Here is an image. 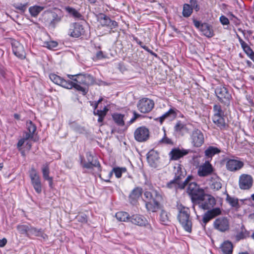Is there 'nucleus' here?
<instances>
[{"instance_id":"obj_54","label":"nucleus","mask_w":254,"mask_h":254,"mask_svg":"<svg viewBox=\"0 0 254 254\" xmlns=\"http://www.w3.org/2000/svg\"><path fill=\"white\" fill-rule=\"evenodd\" d=\"M35 190L37 193H40L42 192V185L41 183L39 182L38 183H36L35 184L32 185Z\"/></svg>"},{"instance_id":"obj_64","label":"nucleus","mask_w":254,"mask_h":254,"mask_svg":"<svg viewBox=\"0 0 254 254\" xmlns=\"http://www.w3.org/2000/svg\"><path fill=\"white\" fill-rule=\"evenodd\" d=\"M14 118L16 120H20V116L19 114H14Z\"/></svg>"},{"instance_id":"obj_37","label":"nucleus","mask_w":254,"mask_h":254,"mask_svg":"<svg viewBox=\"0 0 254 254\" xmlns=\"http://www.w3.org/2000/svg\"><path fill=\"white\" fill-rule=\"evenodd\" d=\"M159 203L153 200H150L146 203V207L148 211H151L153 212L157 211L159 208Z\"/></svg>"},{"instance_id":"obj_20","label":"nucleus","mask_w":254,"mask_h":254,"mask_svg":"<svg viewBox=\"0 0 254 254\" xmlns=\"http://www.w3.org/2000/svg\"><path fill=\"white\" fill-rule=\"evenodd\" d=\"M213 168L208 161H206L200 165L197 170V174L199 177H206L212 173Z\"/></svg>"},{"instance_id":"obj_18","label":"nucleus","mask_w":254,"mask_h":254,"mask_svg":"<svg viewBox=\"0 0 254 254\" xmlns=\"http://www.w3.org/2000/svg\"><path fill=\"white\" fill-rule=\"evenodd\" d=\"M44 14L47 16L46 21L49 23V26L53 28H55L62 20V16L53 11H45Z\"/></svg>"},{"instance_id":"obj_52","label":"nucleus","mask_w":254,"mask_h":254,"mask_svg":"<svg viewBox=\"0 0 254 254\" xmlns=\"http://www.w3.org/2000/svg\"><path fill=\"white\" fill-rule=\"evenodd\" d=\"M160 143L166 144H173V141L172 140L166 136L165 130H164V135L163 137L160 140Z\"/></svg>"},{"instance_id":"obj_21","label":"nucleus","mask_w":254,"mask_h":254,"mask_svg":"<svg viewBox=\"0 0 254 254\" xmlns=\"http://www.w3.org/2000/svg\"><path fill=\"white\" fill-rule=\"evenodd\" d=\"M178 112H179V111L177 109L174 108H171L163 115L160 117L155 118L154 120L156 121L159 122L160 123L162 124L166 119H168L170 121L175 119L177 116Z\"/></svg>"},{"instance_id":"obj_14","label":"nucleus","mask_w":254,"mask_h":254,"mask_svg":"<svg viewBox=\"0 0 254 254\" xmlns=\"http://www.w3.org/2000/svg\"><path fill=\"white\" fill-rule=\"evenodd\" d=\"M85 33L84 27L78 22L71 23L68 32V35L73 38H78L84 35Z\"/></svg>"},{"instance_id":"obj_31","label":"nucleus","mask_w":254,"mask_h":254,"mask_svg":"<svg viewBox=\"0 0 254 254\" xmlns=\"http://www.w3.org/2000/svg\"><path fill=\"white\" fill-rule=\"evenodd\" d=\"M12 51L14 54L18 58L23 59L25 58L23 47L20 44H18L17 46H12Z\"/></svg>"},{"instance_id":"obj_12","label":"nucleus","mask_w":254,"mask_h":254,"mask_svg":"<svg viewBox=\"0 0 254 254\" xmlns=\"http://www.w3.org/2000/svg\"><path fill=\"white\" fill-rule=\"evenodd\" d=\"M154 106L153 100L147 98H143L139 100L137 107L138 110L142 113H147L150 112Z\"/></svg>"},{"instance_id":"obj_17","label":"nucleus","mask_w":254,"mask_h":254,"mask_svg":"<svg viewBox=\"0 0 254 254\" xmlns=\"http://www.w3.org/2000/svg\"><path fill=\"white\" fill-rule=\"evenodd\" d=\"M49 77L51 81L54 83L60 85L65 88L72 89L73 88V84L70 82V80L68 78L66 80L60 76L55 74L51 73L49 75Z\"/></svg>"},{"instance_id":"obj_3","label":"nucleus","mask_w":254,"mask_h":254,"mask_svg":"<svg viewBox=\"0 0 254 254\" xmlns=\"http://www.w3.org/2000/svg\"><path fill=\"white\" fill-rule=\"evenodd\" d=\"M37 129L36 126L31 121L26 123V129L23 133V137L21 138L17 143V148L20 150L22 146L26 142L27 148L30 150L31 147V144L28 141L29 139L33 137L35 132Z\"/></svg>"},{"instance_id":"obj_30","label":"nucleus","mask_w":254,"mask_h":254,"mask_svg":"<svg viewBox=\"0 0 254 254\" xmlns=\"http://www.w3.org/2000/svg\"><path fill=\"white\" fill-rule=\"evenodd\" d=\"M211 183L210 188L214 190H218L222 187L220 178L215 174L212 175L210 178Z\"/></svg>"},{"instance_id":"obj_60","label":"nucleus","mask_w":254,"mask_h":254,"mask_svg":"<svg viewBox=\"0 0 254 254\" xmlns=\"http://www.w3.org/2000/svg\"><path fill=\"white\" fill-rule=\"evenodd\" d=\"M140 116V115L136 113L135 112H133V117L130 120L129 123L132 124L133 123L136 119L138 118Z\"/></svg>"},{"instance_id":"obj_23","label":"nucleus","mask_w":254,"mask_h":254,"mask_svg":"<svg viewBox=\"0 0 254 254\" xmlns=\"http://www.w3.org/2000/svg\"><path fill=\"white\" fill-rule=\"evenodd\" d=\"M189 151L186 149H180L179 148H175L172 149L169 153L171 160H177L188 154Z\"/></svg>"},{"instance_id":"obj_47","label":"nucleus","mask_w":254,"mask_h":254,"mask_svg":"<svg viewBox=\"0 0 254 254\" xmlns=\"http://www.w3.org/2000/svg\"><path fill=\"white\" fill-rule=\"evenodd\" d=\"M192 12V8L189 4L185 3L183 6V15L185 17H189Z\"/></svg>"},{"instance_id":"obj_16","label":"nucleus","mask_w":254,"mask_h":254,"mask_svg":"<svg viewBox=\"0 0 254 254\" xmlns=\"http://www.w3.org/2000/svg\"><path fill=\"white\" fill-rule=\"evenodd\" d=\"M97 20L100 24L104 27H107L113 29L118 27V22L112 20L110 18L103 13H100L98 15Z\"/></svg>"},{"instance_id":"obj_32","label":"nucleus","mask_w":254,"mask_h":254,"mask_svg":"<svg viewBox=\"0 0 254 254\" xmlns=\"http://www.w3.org/2000/svg\"><path fill=\"white\" fill-rule=\"evenodd\" d=\"M224 254H232L233 252V245L229 241H224L220 248Z\"/></svg>"},{"instance_id":"obj_33","label":"nucleus","mask_w":254,"mask_h":254,"mask_svg":"<svg viewBox=\"0 0 254 254\" xmlns=\"http://www.w3.org/2000/svg\"><path fill=\"white\" fill-rule=\"evenodd\" d=\"M224 117V116L212 117L213 122L220 129H224L227 127V124Z\"/></svg>"},{"instance_id":"obj_36","label":"nucleus","mask_w":254,"mask_h":254,"mask_svg":"<svg viewBox=\"0 0 254 254\" xmlns=\"http://www.w3.org/2000/svg\"><path fill=\"white\" fill-rule=\"evenodd\" d=\"M108 111V108L107 107H104L103 110H97L96 111H94L93 113L95 115L98 116V122L99 123H102Z\"/></svg>"},{"instance_id":"obj_43","label":"nucleus","mask_w":254,"mask_h":254,"mask_svg":"<svg viewBox=\"0 0 254 254\" xmlns=\"http://www.w3.org/2000/svg\"><path fill=\"white\" fill-rule=\"evenodd\" d=\"M17 230L21 234H23L29 237V232L30 229V226L27 225H18L16 227Z\"/></svg>"},{"instance_id":"obj_4","label":"nucleus","mask_w":254,"mask_h":254,"mask_svg":"<svg viewBox=\"0 0 254 254\" xmlns=\"http://www.w3.org/2000/svg\"><path fill=\"white\" fill-rule=\"evenodd\" d=\"M180 167H179L177 170V173H175L174 179L167 183V187L168 188L183 189L189 184L190 180L192 179L191 176H189L184 181H183L182 180L184 179V176L182 173H180Z\"/></svg>"},{"instance_id":"obj_51","label":"nucleus","mask_w":254,"mask_h":254,"mask_svg":"<svg viewBox=\"0 0 254 254\" xmlns=\"http://www.w3.org/2000/svg\"><path fill=\"white\" fill-rule=\"evenodd\" d=\"M44 46L49 49H53L58 46V43L55 41H50L44 43Z\"/></svg>"},{"instance_id":"obj_11","label":"nucleus","mask_w":254,"mask_h":254,"mask_svg":"<svg viewBox=\"0 0 254 254\" xmlns=\"http://www.w3.org/2000/svg\"><path fill=\"white\" fill-rule=\"evenodd\" d=\"M190 137L191 143L194 147H200L204 143V135L202 131L197 128L192 131Z\"/></svg>"},{"instance_id":"obj_39","label":"nucleus","mask_w":254,"mask_h":254,"mask_svg":"<svg viewBox=\"0 0 254 254\" xmlns=\"http://www.w3.org/2000/svg\"><path fill=\"white\" fill-rule=\"evenodd\" d=\"M65 10L68 14L74 18L78 19H81L82 15L75 8L70 6H66L65 7Z\"/></svg>"},{"instance_id":"obj_1","label":"nucleus","mask_w":254,"mask_h":254,"mask_svg":"<svg viewBox=\"0 0 254 254\" xmlns=\"http://www.w3.org/2000/svg\"><path fill=\"white\" fill-rule=\"evenodd\" d=\"M67 77L73 84V88L85 94L87 91L85 87L92 85L95 82L93 76L89 74H67Z\"/></svg>"},{"instance_id":"obj_42","label":"nucleus","mask_w":254,"mask_h":254,"mask_svg":"<svg viewBox=\"0 0 254 254\" xmlns=\"http://www.w3.org/2000/svg\"><path fill=\"white\" fill-rule=\"evenodd\" d=\"M250 233L244 227H241V230L236 235V238L237 241L245 239L249 236Z\"/></svg>"},{"instance_id":"obj_55","label":"nucleus","mask_w":254,"mask_h":254,"mask_svg":"<svg viewBox=\"0 0 254 254\" xmlns=\"http://www.w3.org/2000/svg\"><path fill=\"white\" fill-rule=\"evenodd\" d=\"M219 20L221 24L223 25H226L229 24V19L224 15H221L219 18Z\"/></svg>"},{"instance_id":"obj_28","label":"nucleus","mask_w":254,"mask_h":254,"mask_svg":"<svg viewBox=\"0 0 254 254\" xmlns=\"http://www.w3.org/2000/svg\"><path fill=\"white\" fill-rule=\"evenodd\" d=\"M127 171V169L125 167H115L111 171L108 172V179H104L105 182H110V179L114 173L117 178H120L122 177V174Z\"/></svg>"},{"instance_id":"obj_9","label":"nucleus","mask_w":254,"mask_h":254,"mask_svg":"<svg viewBox=\"0 0 254 254\" xmlns=\"http://www.w3.org/2000/svg\"><path fill=\"white\" fill-rule=\"evenodd\" d=\"M213 227L219 232L224 233L230 229V221L228 217L221 216L217 218L213 222Z\"/></svg>"},{"instance_id":"obj_57","label":"nucleus","mask_w":254,"mask_h":254,"mask_svg":"<svg viewBox=\"0 0 254 254\" xmlns=\"http://www.w3.org/2000/svg\"><path fill=\"white\" fill-rule=\"evenodd\" d=\"M190 3L196 11H198L199 10V6L196 0H190Z\"/></svg>"},{"instance_id":"obj_29","label":"nucleus","mask_w":254,"mask_h":254,"mask_svg":"<svg viewBox=\"0 0 254 254\" xmlns=\"http://www.w3.org/2000/svg\"><path fill=\"white\" fill-rule=\"evenodd\" d=\"M200 31L207 37L211 38L214 36L212 27L207 23H202L200 28Z\"/></svg>"},{"instance_id":"obj_45","label":"nucleus","mask_w":254,"mask_h":254,"mask_svg":"<svg viewBox=\"0 0 254 254\" xmlns=\"http://www.w3.org/2000/svg\"><path fill=\"white\" fill-rule=\"evenodd\" d=\"M213 111L214 113L213 117L224 116V112L219 104H215L213 106Z\"/></svg>"},{"instance_id":"obj_5","label":"nucleus","mask_w":254,"mask_h":254,"mask_svg":"<svg viewBox=\"0 0 254 254\" xmlns=\"http://www.w3.org/2000/svg\"><path fill=\"white\" fill-rule=\"evenodd\" d=\"M187 192L190 196L193 205L196 201L201 200L204 196V190L200 188L199 186L194 182L189 184L187 189Z\"/></svg>"},{"instance_id":"obj_40","label":"nucleus","mask_w":254,"mask_h":254,"mask_svg":"<svg viewBox=\"0 0 254 254\" xmlns=\"http://www.w3.org/2000/svg\"><path fill=\"white\" fill-rule=\"evenodd\" d=\"M30 178L31 179L32 185L36 183L41 182L40 177L34 168H32L30 173Z\"/></svg>"},{"instance_id":"obj_2","label":"nucleus","mask_w":254,"mask_h":254,"mask_svg":"<svg viewBox=\"0 0 254 254\" xmlns=\"http://www.w3.org/2000/svg\"><path fill=\"white\" fill-rule=\"evenodd\" d=\"M177 209L179 211L177 218L179 222L187 232H190L192 223L190 218V209L182 204L178 205Z\"/></svg>"},{"instance_id":"obj_56","label":"nucleus","mask_w":254,"mask_h":254,"mask_svg":"<svg viewBox=\"0 0 254 254\" xmlns=\"http://www.w3.org/2000/svg\"><path fill=\"white\" fill-rule=\"evenodd\" d=\"M77 219L79 222H80L82 223H85L87 221V217L85 214H82L77 216Z\"/></svg>"},{"instance_id":"obj_6","label":"nucleus","mask_w":254,"mask_h":254,"mask_svg":"<svg viewBox=\"0 0 254 254\" xmlns=\"http://www.w3.org/2000/svg\"><path fill=\"white\" fill-rule=\"evenodd\" d=\"M86 158L87 162L85 161L83 156H80V163L82 168L90 169H92L94 167H96L99 170H100L101 165L99 162L97 160L96 157L92 154L91 152H86Z\"/></svg>"},{"instance_id":"obj_22","label":"nucleus","mask_w":254,"mask_h":254,"mask_svg":"<svg viewBox=\"0 0 254 254\" xmlns=\"http://www.w3.org/2000/svg\"><path fill=\"white\" fill-rule=\"evenodd\" d=\"M244 163L237 159H229L226 163L228 170L235 172L240 170L244 166Z\"/></svg>"},{"instance_id":"obj_13","label":"nucleus","mask_w":254,"mask_h":254,"mask_svg":"<svg viewBox=\"0 0 254 254\" xmlns=\"http://www.w3.org/2000/svg\"><path fill=\"white\" fill-rule=\"evenodd\" d=\"M150 136L149 129L145 127L142 126L137 128L134 132V137L135 140L139 142L147 141Z\"/></svg>"},{"instance_id":"obj_10","label":"nucleus","mask_w":254,"mask_h":254,"mask_svg":"<svg viewBox=\"0 0 254 254\" xmlns=\"http://www.w3.org/2000/svg\"><path fill=\"white\" fill-rule=\"evenodd\" d=\"M222 211L219 207L212 208L208 209L203 215L201 222L203 228L205 227L206 224L213 218L221 214Z\"/></svg>"},{"instance_id":"obj_63","label":"nucleus","mask_w":254,"mask_h":254,"mask_svg":"<svg viewBox=\"0 0 254 254\" xmlns=\"http://www.w3.org/2000/svg\"><path fill=\"white\" fill-rule=\"evenodd\" d=\"M49 182V185L50 188L52 189L53 188V179L52 177H51L46 180Z\"/></svg>"},{"instance_id":"obj_25","label":"nucleus","mask_w":254,"mask_h":254,"mask_svg":"<svg viewBox=\"0 0 254 254\" xmlns=\"http://www.w3.org/2000/svg\"><path fill=\"white\" fill-rule=\"evenodd\" d=\"M175 133L179 135L183 136L189 132L187 125L181 121H178L174 127Z\"/></svg>"},{"instance_id":"obj_49","label":"nucleus","mask_w":254,"mask_h":254,"mask_svg":"<svg viewBox=\"0 0 254 254\" xmlns=\"http://www.w3.org/2000/svg\"><path fill=\"white\" fill-rule=\"evenodd\" d=\"M226 201L229 203L232 207H236L238 205V199L234 197L230 196L227 194L226 197Z\"/></svg>"},{"instance_id":"obj_26","label":"nucleus","mask_w":254,"mask_h":254,"mask_svg":"<svg viewBox=\"0 0 254 254\" xmlns=\"http://www.w3.org/2000/svg\"><path fill=\"white\" fill-rule=\"evenodd\" d=\"M129 220L132 224L140 226H146V225L148 224V221L143 216L138 214L132 215L129 218Z\"/></svg>"},{"instance_id":"obj_38","label":"nucleus","mask_w":254,"mask_h":254,"mask_svg":"<svg viewBox=\"0 0 254 254\" xmlns=\"http://www.w3.org/2000/svg\"><path fill=\"white\" fill-rule=\"evenodd\" d=\"M124 115L119 113H114L112 118L114 122L119 126H124L125 122L124 120Z\"/></svg>"},{"instance_id":"obj_15","label":"nucleus","mask_w":254,"mask_h":254,"mask_svg":"<svg viewBox=\"0 0 254 254\" xmlns=\"http://www.w3.org/2000/svg\"><path fill=\"white\" fill-rule=\"evenodd\" d=\"M253 178L250 175L242 174L239 180V187L241 190H248L250 189L253 185Z\"/></svg>"},{"instance_id":"obj_24","label":"nucleus","mask_w":254,"mask_h":254,"mask_svg":"<svg viewBox=\"0 0 254 254\" xmlns=\"http://www.w3.org/2000/svg\"><path fill=\"white\" fill-rule=\"evenodd\" d=\"M142 189L140 187L135 188L129 195V200L132 204H135L141 196Z\"/></svg>"},{"instance_id":"obj_46","label":"nucleus","mask_w":254,"mask_h":254,"mask_svg":"<svg viewBox=\"0 0 254 254\" xmlns=\"http://www.w3.org/2000/svg\"><path fill=\"white\" fill-rule=\"evenodd\" d=\"M160 221L163 225H167L169 222V217L168 213L162 210L160 214Z\"/></svg>"},{"instance_id":"obj_35","label":"nucleus","mask_w":254,"mask_h":254,"mask_svg":"<svg viewBox=\"0 0 254 254\" xmlns=\"http://www.w3.org/2000/svg\"><path fill=\"white\" fill-rule=\"evenodd\" d=\"M220 152V150L216 147L209 146L204 151L205 155L208 158H212L214 155Z\"/></svg>"},{"instance_id":"obj_27","label":"nucleus","mask_w":254,"mask_h":254,"mask_svg":"<svg viewBox=\"0 0 254 254\" xmlns=\"http://www.w3.org/2000/svg\"><path fill=\"white\" fill-rule=\"evenodd\" d=\"M29 237L34 236L42 238L44 240L48 239V236L44 233V231L41 229H38L36 227L30 226V229L28 233Z\"/></svg>"},{"instance_id":"obj_7","label":"nucleus","mask_w":254,"mask_h":254,"mask_svg":"<svg viewBox=\"0 0 254 254\" xmlns=\"http://www.w3.org/2000/svg\"><path fill=\"white\" fill-rule=\"evenodd\" d=\"M216 203V199L213 196L204 193V196L201 200L196 201L194 205H197L200 208L203 210H208L214 207Z\"/></svg>"},{"instance_id":"obj_50","label":"nucleus","mask_w":254,"mask_h":254,"mask_svg":"<svg viewBox=\"0 0 254 254\" xmlns=\"http://www.w3.org/2000/svg\"><path fill=\"white\" fill-rule=\"evenodd\" d=\"M27 5V3L24 4L17 3L14 4L13 6L15 9L19 10L21 12L24 13L26 10Z\"/></svg>"},{"instance_id":"obj_61","label":"nucleus","mask_w":254,"mask_h":254,"mask_svg":"<svg viewBox=\"0 0 254 254\" xmlns=\"http://www.w3.org/2000/svg\"><path fill=\"white\" fill-rule=\"evenodd\" d=\"M193 22L195 27L200 30V28L201 27V25L202 24V23H201L199 21L196 20H194Z\"/></svg>"},{"instance_id":"obj_53","label":"nucleus","mask_w":254,"mask_h":254,"mask_svg":"<svg viewBox=\"0 0 254 254\" xmlns=\"http://www.w3.org/2000/svg\"><path fill=\"white\" fill-rule=\"evenodd\" d=\"M249 57L254 62V52L249 46L248 48L243 50Z\"/></svg>"},{"instance_id":"obj_59","label":"nucleus","mask_w":254,"mask_h":254,"mask_svg":"<svg viewBox=\"0 0 254 254\" xmlns=\"http://www.w3.org/2000/svg\"><path fill=\"white\" fill-rule=\"evenodd\" d=\"M239 41L241 45V47L243 50L246 48H248L249 46L248 44L243 40H242L240 37H239Z\"/></svg>"},{"instance_id":"obj_58","label":"nucleus","mask_w":254,"mask_h":254,"mask_svg":"<svg viewBox=\"0 0 254 254\" xmlns=\"http://www.w3.org/2000/svg\"><path fill=\"white\" fill-rule=\"evenodd\" d=\"M105 58L102 51H98L96 54L95 58L96 60H101Z\"/></svg>"},{"instance_id":"obj_44","label":"nucleus","mask_w":254,"mask_h":254,"mask_svg":"<svg viewBox=\"0 0 254 254\" xmlns=\"http://www.w3.org/2000/svg\"><path fill=\"white\" fill-rule=\"evenodd\" d=\"M158 158L157 152L153 150H150L147 154V159L149 163H153Z\"/></svg>"},{"instance_id":"obj_19","label":"nucleus","mask_w":254,"mask_h":254,"mask_svg":"<svg viewBox=\"0 0 254 254\" xmlns=\"http://www.w3.org/2000/svg\"><path fill=\"white\" fill-rule=\"evenodd\" d=\"M144 195L149 200L159 202L162 199V192L159 189H151V191H145Z\"/></svg>"},{"instance_id":"obj_41","label":"nucleus","mask_w":254,"mask_h":254,"mask_svg":"<svg viewBox=\"0 0 254 254\" xmlns=\"http://www.w3.org/2000/svg\"><path fill=\"white\" fill-rule=\"evenodd\" d=\"M117 219L120 221L127 222L129 220V215L126 212H118L115 215Z\"/></svg>"},{"instance_id":"obj_34","label":"nucleus","mask_w":254,"mask_h":254,"mask_svg":"<svg viewBox=\"0 0 254 254\" xmlns=\"http://www.w3.org/2000/svg\"><path fill=\"white\" fill-rule=\"evenodd\" d=\"M44 8V6L35 5L29 8V12L31 16L37 17Z\"/></svg>"},{"instance_id":"obj_48","label":"nucleus","mask_w":254,"mask_h":254,"mask_svg":"<svg viewBox=\"0 0 254 254\" xmlns=\"http://www.w3.org/2000/svg\"><path fill=\"white\" fill-rule=\"evenodd\" d=\"M42 172L43 174V177L44 180H47L51 177L49 176L50 169L49 164L48 163L43 164L42 167Z\"/></svg>"},{"instance_id":"obj_62","label":"nucleus","mask_w":254,"mask_h":254,"mask_svg":"<svg viewBox=\"0 0 254 254\" xmlns=\"http://www.w3.org/2000/svg\"><path fill=\"white\" fill-rule=\"evenodd\" d=\"M7 243V240L5 238L0 239V247H4Z\"/></svg>"},{"instance_id":"obj_8","label":"nucleus","mask_w":254,"mask_h":254,"mask_svg":"<svg viewBox=\"0 0 254 254\" xmlns=\"http://www.w3.org/2000/svg\"><path fill=\"white\" fill-rule=\"evenodd\" d=\"M215 92L216 96L221 103L227 106L230 105L232 96L225 87L220 86L217 87Z\"/></svg>"}]
</instances>
